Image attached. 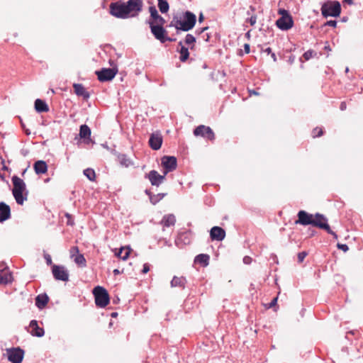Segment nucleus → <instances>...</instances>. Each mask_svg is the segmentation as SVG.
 I'll return each instance as SVG.
<instances>
[{
  "instance_id": "6e6d98bb",
  "label": "nucleus",
  "mask_w": 363,
  "mask_h": 363,
  "mask_svg": "<svg viewBox=\"0 0 363 363\" xmlns=\"http://www.w3.org/2000/svg\"><path fill=\"white\" fill-rule=\"evenodd\" d=\"M202 38H203V40H204L205 41L208 42V40H209L210 36H209V35H208V33H206V34H204V35H203V37H202Z\"/></svg>"
},
{
  "instance_id": "dca6fc26",
  "label": "nucleus",
  "mask_w": 363,
  "mask_h": 363,
  "mask_svg": "<svg viewBox=\"0 0 363 363\" xmlns=\"http://www.w3.org/2000/svg\"><path fill=\"white\" fill-rule=\"evenodd\" d=\"M162 144V137L159 133H153L149 139V145L154 150H159Z\"/></svg>"
},
{
  "instance_id": "c9c22d12",
  "label": "nucleus",
  "mask_w": 363,
  "mask_h": 363,
  "mask_svg": "<svg viewBox=\"0 0 363 363\" xmlns=\"http://www.w3.org/2000/svg\"><path fill=\"white\" fill-rule=\"evenodd\" d=\"M84 174L87 177L89 180L94 181L96 174L94 169L87 168L84 170Z\"/></svg>"
},
{
  "instance_id": "2f4dec72",
  "label": "nucleus",
  "mask_w": 363,
  "mask_h": 363,
  "mask_svg": "<svg viewBox=\"0 0 363 363\" xmlns=\"http://www.w3.org/2000/svg\"><path fill=\"white\" fill-rule=\"evenodd\" d=\"M118 159L120 164L123 166H125V167H128L133 164L132 160L125 154H120L118 156Z\"/></svg>"
},
{
  "instance_id": "393cba45",
  "label": "nucleus",
  "mask_w": 363,
  "mask_h": 363,
  "mask_svg": "<svg viewBox=\"0 0 363 363\" xmlns=\"http://www.w3.org/2000/svg\"><path fill=\"white\" fill-rule=\"evenodd\" d=\"M35 108L38 113L48 112L49 111L48 106L45 101L40 99L35 101Z\"/></svg>"
},
{
  "instance_id": "bf43d9fd",
  "label": "nucleus",
  "mask_w": 363,
  "mask_h": 363,
  "mask_svg": "<svg viewBox=\"0 0 363 363\" xmlns=\"http://www.w3.org/2000/svg\"><path fill=\"white\" fill-rule=\"evenodd\" d=\"M264 52H267V54H271L272 55V49L270 48H267L264 50Z\"/></svg>"
},
{
  "instance_id": "052dcab7",
  "label": "nucleus",
  "mask_w": 363,
  "mask_h": 363,
  "mask_svg": "<svg viewBox=\"0 0 363 363\" xmlns=\"http://www.w3.org/2000/svg\"><path fill=\"white\" fill-rule=\"evenodd\" d=\"M245 37H246L247 39H250V30L247 31V32L245 33Z\"/></svg>"
},
{
  "instance_id": "f3484780",
  "label": "nucleus",
  "mask_w": 363,
  "mask_h": 363,
  "mask_svg": "<svg viewBox=\"0 0 363 363\" xmlns=\"http://www.w3.org/2000/svg\"><path fill=\"white\" fill-rule=\"evenodd\" d=\"M210 237L212 240L221 241L225 237V231L220 227L214 226L210 230Z\"/></svg>"
},
{
  "instance_id": "5701e85b",
  "label": "nucleus",
  "mask_w": 363,
  "mask_h": 363,
  "mask_svg": "<svg viewBox=\"0 0 363 363\" xmlns=\"http://www.w3.org/2000/svg\"><path fill=\"white\" fill-rule=\"evenodd\" d=\"M73 88L74 92L77 96H82L85 99H88L90 96L89 93L85 89L84 86L81 84H74Z\"/></svg>"
},
{
  "instance_id": "680f3d73",
  "label": "nucleus",
  "mask_w": 363,
  "mask_h": 363,
  "mask_svg": "<svg viewBox=\"0 0 363 363\" xmlns=\"http://www.w3.org/2000/svg\"><path fill=\"white\" fill-rule=\"evenodd\" d=\"M271 56L273 58L274 61L277 60L276 55L274 53H272Z\"/></svg>"
},
{
  "instance_id": "a878e982",
  "label": "nucleus",
  "mask_w": 363,
  "mask_h": 363,
  "mask_svg": "<svg viewBox=\"0 0 363 363\" xmlns=\"http://www.w3.org/2000/svg\"><path fill=\"white\" fill-rule=\"evenodd\" d=\"M49 301L48 296L46 294H40L35 298L36 306L42 309L43 308Z\"/></svg>"
},
{
  "instance_id": "bb28decb",
  "label": "nucleus",
  "mask_w": 363,
  "mask_h": 363,
  "mask_svg": "<svg viewBox=\"0 0 363 363\" xmlns=\"http://www.w3.org/2000/svg\"><path fill=\"white\" fill-rule=\"evenodd\" d=\"M186 283V280L184 277H178L174 276L170 284L172 287H180L182 289H184Z\"/></svg>"
},
{
  "instance_id": "20e7f679",
  "label": "nucleus",
  "mask_w": 363,
  "mask_h": 363,
  "mask_svg": "<svg viewBox=\"0 0 363 363\" xmlns=\"http://www.w3.org/2000/svg\"><path fill=\"white\" fill-rule=\"evenodd\" d=\"M95 298V303L98 307L104 308L109 303V295L107 291L102 286H97L93 289Z\"/></svg>"
},
{
  "instance_id": "f03ea898",
  "label": "nucleus",
  "mask_w": 363,
  "mask_h": 363,
  "mask_svg": "<svg viewBox=\"0 0 363 363\" xmlns=\"http://www.w3.org/2000/svg\"><path fill=\"white\" fill-rule=\"evenodd\" d=\"M196 23V15L191 11H186L180 16H173L170 26H174L177 30L189 31L195 26Z\"/></svg>"
},
{
  "instance_id": "e433bc0d",
  "label": "nucleus",
  "mask_w": 363,
  "mask_h": 363,
  "mask_svg": "<svg viewBox=\"0 0 363 363\" xmlns=\"http://www.w3.org/2000/svg\"><path fill=\"white\" fill-rule=\"evenodd\" d=\"M185 44L190 45L196 42V38L191 34H187L185 37Z\"/></svg>"
},
{
  "instance_id": "2eb2a0df",
  "label": "nucleus",
  "mask_w": 363,
  "mask_h": 363,
  "mask_svg": "<svg viewBox=\"0 0 363 363\" xmlns=\"http://www.w3.org/2000/svg\"><path fill=\"white\" fill-rule=\"evenodd\" d=\"M277 26L281 30H288L294 26L292 16H281L276 21Z\"/></svg>"
},
{
  "instance_id": "72a5a7b5",
  "label": "nucleus",
  "mask_w": 363,
  "mask_h": 363,
  "mask_svg": "<svg viewBox=\"0 0 363 363\" xmlns=\"http://www.w3.org/2000/svg\"><path fill=\"white\" fill-rule=\"evenodd\" d=\"M158 7L161 13H165L169 11V6L166 0H157Z\"/></svg>"
},
{
  "instance_id": "4d7b16f0",
  "label": "nucleus",
  "mask_w": 363,
  "mask_h": 363,
  "mask_svg": "<svg viewBox=\"0 0 363 363\" xmlns=\"http://www.w3.org/2000/svg\"><path fill=\"white\" fill-rule=\"evenodd\" d=\"M79 252V248L77 246H74V247H72V249H71V252Z\"/></svg>"
},
{
  "instance_id": "c756f323",
  "label": "nucleus",
  "mask_w": 363,
  "mask_h": 363,
  "mask_svg": "<svg viewBox=\"0 0 363 363\" xmlns=\"http://www.w3.org/2000/svg\"><path fill=\"white\" fill-rule=\"evenodd\" d=\"M91 135V129L87 125H82L79 129V136L82 138H89Z\"/></svg>"
},
{
  "instance_id": "a211bd4d",
  "label": "nucleus",
  "mask_w": 363,
  "mask_h": 363,
  "mask_svg": "<svg viewBox=\"0 0 363 363\" xmlns=\"http://www.w3.org/2000/svg\"><path fill=\"white\" fill-rule=\"evenodd\" d=\"M149 11L150 13V20L152 22H154V24H164L166 23L164 18L161 16L155 6H151L149 7Z\"/></svg>"
},
{
  "instance_id": "5fc2aeb1",
  "label": "nucleus",
  "mask_w": 363,
  "mask_h": 363,
  "mask_svg": "<svg viewBox=\"0 0 363 363\" xmlns=\"http://www.w3.org/2000/svg\"><path fill=\"white\" fill-rule=\"evenodd\" d=\"M174 40H175L174 38H172L165 36L164 38L163 39V43H165L166 41L173 42Z\"/></svg>"
},
{
  "instance_id": "864d4df0",
  "label": "nucleus",
  "mask_w": 363,
  "mask_h": 363,
  "mask_svg": "<svg viewBox=\"0 0 363 363\" xmlns=\"http://www.w3.org/2000/svg\"><path fill=\"white\" fill-rule=\"evenodd\" d=\"M244 50L245 53L248 54L250 52V45L249 44H245L244 45Z\"/></svg>"
},
{
  "instance_id": "09e8293b",
  "label": "nucleus",
  "mask_w": 363,
  "mask_h": 363,
  "mask_svg": "<svg viewBox=\"0 0 363 363\" xmlns=\"http://www.w3.org/2000/svg\"><path fill=\"white\" fill-rule=\"evenodd\" d=\"M150 270V267H149V265L148 264L145 263L143 264V274H146L147 272H148Z\"/></svg>"
},
{
  "instance_id": "7c9ffc66",
  "label": "nucleus",
  "mask_w": 363,
  "mask_h": 363,
  "mask_svg": "<svg viewBox=\"0 0 363 363\" xmlns=\"http://www.w3.org/2000/svg\"><path fill=\"white\" fill-rule=\"evenodd\" d=\"M130 251L131 249L130 247H121L119 252L116 254V256L123 260H126L130 255Z\"/></svg>"
},
{
  "instance_id": "58836bf2",
  "label": "nucleus",
  "mask_w": 363,
  "mask_h": 363,
  "mask_svg": "<svg viewBox=\"0 0 363 363\" xmlns=\"http://www.w3.org/2000/svg\"><path fill=\"white\" fill-rule=\"evenodd\" d=\"M323 132L322 128H315L313 130V136L315 137H320L323 135Z\"/></svg>"
},
{
  "instance_id": "a18cd8bd",
  "label": "nucleus",
  "mask_w": 363,
  "mask_h": 363,
  "mask_svg": "<svg viewBox=\"0 0 363 363\" xmlns=\"http://www.w3.org/2000/svg\"><path fill=\"white\" fill-rule=\"evenodd\" d=\"M252 261V259L249 257V256H245L243 257V262L245 264H250Z\"/></svg>"
},
{
  "instance_id": "79ce46f5",
  "label": "nucleus",
  "mask_w": 363,
  "mask_h": 363,
  "mask_svg": "<svg viewBox=\"0 0 363 363\" xmlns=\"http://www.w3.org/2000/svg\"><path fill=\"white\" fill-rule=\"evenodd\" d=\"M251 26H254L257 22V16L252 15L250 18L247 19Z\"/></svg>"
},
{
  "instance_id": "49530a36",
  "label": "nucleus",
  "mask_w": 363,
  "mask_h": 363,
  "mask_svg": "<svg viewBox=\"0 0 363 363\" xmlns=\"http://www.w3.org/2000/svg\"><path fill=\"white\" fill-rule=\"evenodd\" d=\"M44 257L46 260V263L49 265V264H52V259H51V257L50 255L48 254H45L44 255Z\"/></svg>"
},
{
  "instance_id": "39448f33",
  "label": "nucleus",
  "mask_w": 363,
  "mask_h": 363,
  "mask_svg": "<svg viewBox=\"0 0 363 363\" xmlns=\"http://www.w3.org/2000/svg\"><path fill=\"white\" fill-rule=\"evenodd\" d=\"M128 18L136 17L142 11L143 2L142 0H128L125 2Z\"/></svg>"
},
{
  "instance_id": "9b49d317",
  "label": "nucleus",
  "mask_w": 363,
  "mask_h": 363,
  "mask_svg": "<svg viewBox=\"0 0 363 363\" xmlns=\"http://www.w3.org/2000/svg\"><path fill=\"white\" fill-rule=\"evenodd\" d=\"M194 134L196 136H201L211 141L215 139V135L213 130L210 127L204 125H200L196 127L194 130Z\"/></svg>"
},
{
  "instance_id": "f257e3e1",
  "label": "nucleus",
  "mask_w": 363,
  "mask_h": 363,
  "mask_svg": "<svg viewBox=\"0 0 363 363\" xmlns=\"http://www.w3.org/2000/svg\"><path fill=\"white\" fill-rule=\"evenodd\" d=\"M297 216L298 220H296V224H301L303 225H311L313 226L318 227L326 230L328 233L332 235L335 239H337V234L330 229V227L328 223V218L323 214L316 213L315 215H313L301 210L298 211Z\"/></svg>"
},
{
  "instance_id": "f704fd0d",
  "label": "nucleus",
  "mask_w": 363,
  "mask_h": 363,
  "mask_svg": "<svg viewBox=\"0 0 363 363\" xmlns=\"http://www.w3.org/2000/svg\"><path fill=\"white\" fill-rule=\"evenodd\" d=\"M74 262L76 264L81 267H86V261L82 254H79L75 258Z\"/></svg>"
},
{
  "instance_id": "412c9836",
  "label": "nucleus",
  "mask_w": 363,
  "mask_h": 363,
  "mask_svg": "<svg viewBox=\"0 0 363 363\" xmlns=\"http://www.w3.org/2000/svg\"><path fill=\"white\" fill-rule=\"evenodd\" d=\"M145 193L148 196L150 201L152 205H156L167 195V193H159L154 194L148 189H146Z\"/></svg>"
},
{
  "instance_id": "ea45409f",
  "label": "nucleus",
  "mask_w": 363,
  "mask_h": 363,
  "mask_svg": "<svg viewBox=\"0 0 363 363\" xmlns=\"http://www.w3.org/2000/svg\"><path fill=\"white\" fill-rule=\"evenodd\" d=\"M307 252L305 251L299 252L297 255L298 262H302L304 260L305 257L307 256Z\"/></svg>"
},
{
  "instance_id": "6ab92c4d",
  "label": "nucleus",
  "mask_w": 363,
  "mask_h": 363,
  "mask_svg": "<svg viewBox=\"0 0 363 363\" xmlns=\"http://www.w3.org/2000/svg\"><path fill=\"white\" fill-rule=\"evenodd\" d=\"M11 216V208L9 205L4 202H0V222L2 223Z\"/></svg>"
},
{
  "instance_id": "b1692460",
  "label": "nucleus",
  "mask_w": 363,
  "mask_h": 363,
  "mask_svg": "<svg viewBox=\"0 0 363 363\" xmlns=\"http://www.w3.org/2000/svg\"><path fill=\"white\" fill-rule=\"evenodd\" d=\"M34 170L37 174H45L48 171V165L43 160H38L34 163Z\"/></svg>"
},
{
  "instance_id": "e2e57ef3",
  "label": "nucleus",
  "mask_w": 363,
  "mask_h": 363,
  "mask_svg": "<svg viewBox=\"0 0 363 363\" xmlns=\"http://www.w3.org/2000/svg\"><path fill=\"white\" fill-rule=\"evenodd\" d=\"M345 1L349 4H352L353 2V0H345Z\"/></svg>"
},
{
  "instance_id": "c85d7f7f",
  "label": "nucleus",
  "mask_w": 363,
  "mask_h": 363,
  "mask_svg": "<svg viewBox=\"0 0 363 363\" xmlns=\"http://www.w3.org/2000/svg\"><path fill=\"white\" fill-rule=\"evenodd\" d=\"M178 45H179V46L181 47L180 50H179V53H180L179 60L181 62H185L189 57V50L187 48H186L183 45V43L182 41H179Z\"/></svg>"
},
{
  "instance_id": "8fccbe9b",
  "label": "nucleus",
  "mask_w": 363,
  "mask_h": 363,
  "mask_svg": "<svg viewBox=\"0 0 363 363\" xmlns=\"http://www.w3.org/2000/svg\"><path fill=\"white\" fill-rule=\"evenodd\" d=\"M66 217L68 218V220L67 222V225H74V222L73 220L71 219V216L69 214V213H66Z\"/></svg>"
},
{
  "instance_id": "338daca9",
  "label": "nucleus",
  "mask_w": 363,
  "mask_h": 363,
  "mask_svg": "<svg viewBox=\"0 0 363 363\" xmlns=\"http://www.w3.org/2000/svg\"><path fill=\"white\" fill-rule=\"evenodd\" d=\"M113 273H114L115 274H119V271H118V269H114V270H113Z\"/></svg>"
},
{
  "instance_id": "cd10ccee",
  "label": "nucleus",
  "mask_w": 363,
  "mask_h": 363,
  "mask_svg": "<svg viewBox=\"0 0 363 363\" xmlns=\"http://www.w3.org/2000/svg\"><path fill=\"white\" fill-rule=\"evenodd\" d=\"M210 257L207 254H199L194 258V262L206 267L209 264Z\"/></svg>"
},
{
  "instance_id": "4468645a",
  "label": "nucleus",
  "mask_w": 363,
  "mask_h": 363,
  "mask_svg": "<svg viewBox=\"0 0 363 363\" xmlns=\"http://www.w3.org/2000/svg\"><path fill=\"white\" fill-rule=\"evenodd\" d=\"M165 176L164 174H160L156 170H151L145 174V178L147 179L152 186H159L164 181Z\"/></svg>"
},
{
  "instance_id": "6e6552de",
  "label": "nucleus",
  "mask_w": 363,
  "mask_h": 363,
  "mask_svg": "<svg viewBox=\"0 0 363 363\" xmlns=\"http://www.w3.org/2000/svg\"><path fill=\"white\" fill-rule=\"evenodd\" d=\"M147 23L149 24L151 33L154 37L163 43V39L167 34V30L163 28L164 24L155 25L150 20H148Z\"/></svg>"
},
{
  "instance_id": "9d476101",
  "label": "nucleus",
  "mask_w": 363,
  "mask_h": 363,
  "mask_svg": "<svg viewBox=\"0 0 363 363\" xmlns=\"http://www.w3.org/2000/svg\"><path fill=\"white\" fill-rule=\"evenodd\" d=\"M116 68H102L101 70L96 71V74L100 82H108L112 80L117 74Z\"/></svg>"
},
{
  "instance_id": "37998d69",
  "label": "nucleus",
  "mask_w": 363,
  "mask_h": 363,
  "mask_svg": "<svg viewBox=\"0 0 363 363\" xmlns=\"http://www.w3.org/2000/svg\"><path fill=\"white\" fill-rule=\"evenodd\" d=\"M324 26H331V27L335 28L336 26H337V21H335V20H330V21H328L324 24Z\"/></svg>"
},
{
  "instance_id": "473e14b6",
  "label": "nucleus",
  "mask_w": 363,
  "mask_h": 363,
  "mask_svg": "<svg viewBox=\"0 0 363 363\" xmlns=\"http://www.w3.org/2000/svg\"><path fill=\"white\" fill-rule=\"evenodd\" d=\"M11 274L4 269H0V284H7L10 281Z\"/></svg>"
},
{
  "instance_id": "774afa93",
  "label": "nucleus",
  "mask_w": 363,
  "mask_h": 363,
  "mask_svg": "<svg viewBox=\"0 0 363 363\" xmlns=\"http://www.w3.org/2000/svg\"><path fill=\"white\" fill-rule=\"evenodd\" d=\"M25 132H26V134L28 135L30 134V132L28 130H26Z\"/></svg>"
},
{
  "instance_id": "de8ad7c7",
  "label": "nucleus",
  "mask_w": 363,
  "mask_h": 363,
  "mask_svg": "<svg viewBox=\"0 0 363 363\" xmlns=\"http://www.w3.org/2000/svg\"><path fill=\"white\" fill-rule=\"evenodd\" d=\"M208 29V27H204V28H201L197 29L196 30V33L197 35H201V34H202L204 31H206Z\"/></svg>"
},
{
  "instance_id": "c03bdc74",
  "label": "nucleus",
  "mask_w": 363,
  "mask_h": 363,
  "mask_svg": "<svg viewBox=\"0 0 363 363\" xmlns=\"http://www.w3.org/2000/svg\"><path fill=\"white\" fill-rule=\"evenodd\" d=\"M337 247H338V249L342 250L344 252H347L349 250V247L346 244L338 243Z\"/></svg>"
},
{
  "instance_id": "4be33fe9",
  "label": "nucleus",
  "mask_w": 363,
  "mask_h": 363,
  "mask_svg": "<svg viewBox=\"0 0 363 363\" xmlns=\"http://www.w3.org/2000/svg\"><path fill=\"white\" fill-rule=\"evenodd\" d=\"M175 223L176 218L174 214L171 213L164 216L162 220L160 221V224L163 226V228L174 226Z\"/></svg>"
},
{
  "instance_id": "13d9d810",
  "label": "nucleus",
  "mask_w": 363,
  "mask_h": 363,
  "mask_svg": "<svg viewBox=\"0 0 363 363\" xmlns=\"http://www.w3.org/2000/svg\"><path fill=\"white\" fill-rule=\"evenodd\" d=\"M203 19H204L203 15L202 13H201L199 16V22L201 23L203 21Z\"/></svg>"
},
{
  "instance_id": "3c124183",
  "label": "nucleus",
  "mask_w": 363,
  "mask_h": 363,
  "mask_svg": "<svg viewBox=\"0 0 363 363\" xmlns=\"http://www.w3.org/2000/svg\"><path fill=\"white\" fill-rule=\"evenodd\" d=\"M278 297L274 298L269 303V308L274 306L277 302Z\"/></svg>"
},
{
  "instance_id": "aec40b11",
  "label": "nucleus",
  "mask_w": 363,
  "mask_h": 363,
  "mask_svg": "<svg viewBox=\"0 0 363 363\" xmlns=\"http://www.w3.org/2000/svg\"><path fill=\"white\" fill-rule=\"evenodd\" d=\"M30 328L32 329L30 332L33 336L41 337L44 335L45 331L43 328H40L38 325V322L35 320H32L30 322Z\"/></svg>"
},
{
  "instance_id": "0e129e2a",
  "label": "nucleus",
  "mask_w": 363,
  "mask_h": 363,
  "mask_svg": "<svg viewBox=\"0 0 363 363\" xmlns=\"http://www.w3.org/2000/svg\"><path fill=\"white\" fill-rule=\"evenodd\" d=\"M117 315H118V313L116 312H113V313H111V316L112 317H116Z\"/></svg>"
},
{
  "instance_id": "a19ab883",
  "label": "nucleus",
  "mask_w": 363,
  "mask_h": 363,
  "mask_svg": "<svg viewBox=\"0 0 363 363\" xmlns=\"http://www.w3.org/2000/svg\"><path fill=\"white\" fill-rule=\"evenodd\" d=\"M278 13L279 15H281V16H285V17L291 16L290 15L289 12L284 9H279L278 10Z\"/></svg>"
},
{
  "instance_id": "f8f14e48",
  "label": "nucleus",
  "mask_w": 363,
  "mask_h": 363,
  "mask_svg": "<svg viewBox=\"0 0 363 363\" xmlns=\"http://www.w3.org/2000/svg\"><path fill=\"white\" fill-rule=\"evenodd\" d=\"M162 165L164 169V175H167V173L177 169V158L174 156H164L162 158Z\"/></svg>"
},
{
  "instance_id": "ddd939ff",
  "label": "nucleus",
  "mask_w": 363,
  "mask_h": 363,
  "mask_svg": "<svg viewBox=\"0 0 363 363\" xmlns=\"http://www.w3.org/2000/svg\"><path fill=\"white\" fill-rule=\"evenodd\" d=\"M52 272L56 280L67 281L69 280L68 271L64 266L53 265Z\"/></svg>"
},
{
  "instance_id": "69168bd1",
  "label": "nucleus",
  "mask_w": 363,
  "mask_h": 363,
  "mask_svg": "<svg viewBox=\"0 0 363 363\" xmlns=\"http://www.w3.org/2000/svg\"><path fill=\"white\" fill-rule=\"evenodd\" d=\"M250 11H252V12L255 11V7H254V6H250Z\"/></svg>"
},
{
  "instance_id": "423d86ee",
  "label": "nucleus",
  "mask_w": 363,
  "mask_h": 363,
  "mask_svg": "<svg viewBox=\"0 0 363 363\" xmlns=\"http://www.w3.org/2000/svg\"><path fill=\"white\" fill-rule=\"evenodd\" d=\"M321 13L325 18L337 17L341 13L340 4L338 1H333L330 4L325 3L321 7Z\"/></svg>"
},
{
  "instance_id": "0eeeda50",
  "label": "nucleus",
  "mask_w": 363,
  "mask_h": 363,
  "mask_svg": "<svg viewBox=\"0 0 363 363\" xmlns=\"http://www.w3.org/2000/svg\"><path fill=\"white\" fill-rule=\"evenodd\" d=\"M110 13L118 18H128L127 12L125 11V2L117 1L112 2L109 5Z\"/></svg>"
},
{
  "instance_id": "603ef678",
  "label": "nucleus",
  "mask_w": 363,
  "mask_h": 363,
  "mask_svg": "<svg viewBox=\"0 0 363 363\" xmlns=\"http://www.w3.org/2000/svg\"><path fill=\"white\" fill-rule=\"evenodd\" d=\"M340 108L341 111H345L347 108V105L345 101L341 102Z\"/></svg>"
},
{
  "instance_id": "1a4fd4ad",
  "label": "nucleus",
  "mask_w": 363,
  "mask_h": 363,
  "mask_svg": "<svg viewBox=\"0 0 363 363\" xmlns=\"http://www.w3.org/2000/svg\"><path fill=\"white\" fill-rule=\"evenodd\" d=\"M7 357L11 363H21L24 357V350L20 347L8 349Z\"/></svg>"
},
{
  "instance_id": "7ed1b4c3",
  "label": "nucleus",
  "mask_w": 363,
  "mask_h": 363,
  "mask_svg": "<svg viewBox=\"0 0 363 363\" xmlns=\"http://www.w3.org/2000/svg\"><path fill=\"white\" fill-rule=\"evenodd\" d=\"M11 181L13 185V196L18 204L23 205L24 201L27 200L28 194L26 184L23 179L16 175L12 177Z\"/></svg>"
},
{
  "instance_id": "4c0bfd02",
  "label": "nucleus",
  "mask_w": 363,
  "mask_h": 363,
  "mask_svg": "<svg viewBox=\"0 0 363 363\" xmlns=\"http://www.w3.org/2000/svg\"><path fill=\"white\" fill-rule=\"evenodd\" d=\"M315 55H316V53L315 51L309 50L306 51V52H304L303 57H304V59L306 60H309Z\"/></svg>"
}]
</instances>
